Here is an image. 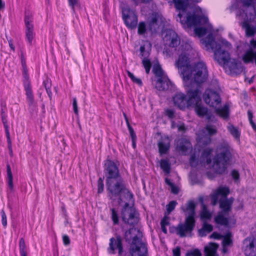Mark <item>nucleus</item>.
I'll list each match as a JSON object with an SVG mask.
<instances>
[{
	"label": "nucleus",
	"instance_id": "obj_1",
	"mask_svg": "<svg viewBox=\"0 0 256 256\" xmlns=\"http://www.w3.org/2000/svg\"><path fill=\"white\" fill-rule=\"evenodd\" d=\"M174 65L184 81V86L188 96L189 107L194 108L198 117H206L208 122H214V116L202 104L201 98L200 84L204 82L208 78L206 64L199 62L191 65L188 54L184 52L178 56Z\"/></svg>",
	"mask_w": 256,
	"mask_h": 256
},
{
	"label": "nucleus",
	"instance_id": "obj_2",
	"mask_svg": "<svg viewBox=\"0 0 256 256\" xmlns=\"http://www.w3.org/2000/svg\"><path fill=\"white\" fill-rule=\"evenodd\" d=\"M104 173L106 177V186L108 198L112 202L117 200L119 204L122 202V195L126 194L132 198V194L126 188L118 165L113 160L104 161Z\"/></svg>",
	"mask_w": 256,
	"mask_h": 256
},
{
	"label": "nucleus",
	"instance_id": "obj_3",
	"mask_svg": "<svg viewBox=\"0 0 256 256\" xmlns=\"http://www.w3.org/2000/svg\"><path fill=\"white\" fill-rule=\"evenodd\" d=\"M142 232L134 226L125 231L124 238L126 242L130 245V256H148L147 244L142 241Z\"/></svg>",
	"mask_w": 256,
	"mask_h": 256
},
{
	"label": "nucleus",
	"instance_id": "obj_4",
	"mask_svg": "<svg viewBox=\"0 0 256 256\" xmlns=\"http://www.w3.org/2000/svg\"><path fill=\"white\" fill-rule=\"evenodd\" d=\"M245 7L239 14V18L243 22L240 26L245 30L246 36L252 37L256 34V21L254 20L256 16L255 8L252 5L256 3V0H240Z\"/></svg>",
	"mask_w": 256,
	"mask_h": 256
},
{
	"label": "nucleus",
	"instance_id": "obj_5",
	"mask_svg": "<svg viewBox=\"0 0 256 256\" xmlns=\"http://www.w3.org/2000/svg\"><path fill=\"white\" fill-rule=\"evenodd\" d=\"M200 42L208 50H213L215 60L224 68V50L222 49L224 44L222 38H220L216 32H210L206 37L200 40Z\"/></svg>",
	"mask_w": 256,
	"mask_h": 256
},
{
	"label": "nucleus",
	"instance_id": "obj_6",
	"mask_svg": "<svg viewBox=\"0 0 256 256\" xmlns=\"http://www.w3.org/2000/svg\"><path fill=\"white\" fill-rule=\"evenodd\" d=\"M120 214L122 222L130 226H135L140 220L139 214L128 202L125 203Z\"/></svg>",
	"mask_w": 256,
	"mask_h": 256
},
{
	"label": "nucleus",
	"instance_id": "obj_7",
	"mask_svg": "<svg viewBox=\"0 0 256 256\" xmlns=\"http://www.w3.org/2000/svg\"><path fill=\"white\" fill-rule=\"evenodd\" d=\"M220 196L219 204L222 212L214 218V220L216 223L223 225L224 224V186H220L211 194V204L212 206H215L218 203Z\"/></svg>",
	"mask_w": 256,
	"mask_h": 256
},
{
	"label": "nucleus",
	"instance_id": "obj_8",
	"mask_svg": "<svg viewBox=\"0 0 256 256\" xmlns=\"http://www.w3.org/2000/svg\"><path fill=\"white\" fill-rule=\"evenodd\" d=\"M122 20L126 26L130 30L136 28L138 22L136 11L126 6L122 8Z\"/></svg>",
	"mask_w": 256,
	"mask_h": 256
},
{
	"label": "nucleus",
	"instance_id": "obj_9",
	"mask_svg": "<svg viewBox=\"0 0 256 256\" xmlns=\"http://www.w3.org/2000/svg\"><path fill=\"white\" fill-rule=\"evenodd\" d=\"M204 102L210 106L216 108L221 102L218 92L210 88L206 89L202 96Z\"/></svg>",
	"mask_w": 256,
	"mask_h": 256
},
{
	"label": "nucleus",
	"instance_id": "obj_10",
	"mask_svg": "<svg viewBox=\"0 0 256 256\" xmlns=\"http://www.w3.org/2000/svg\"><path fill=\"white\" fill-rule=\"evenodd\" d=\"M212 166L216 173L222 174L224 172V147L222 146L216 150Z\"/></svg>",
	"mask_w": 256,
	"mask_h": 256
},
{
	"label": "nucleus",
	"instance_id": "obj_11",
	"mask_svg": "<svg viewBox=\"0 0 256 256\" xmlns=\"http://www.w3.org/2000/svg\"><path fill=\"white\" fill-rule=\"evenodd\" d=\"M196 220L190 217H185L184 223L178 224V236L180 238L186 236V234H191L196 226Z\"/></svg>",
	"mask_w": 256,
	"mask_h": 256
},
{
	"label": "nucleus",
	"instance_id": "obj_12",
	"mask_svg": "<svg viewBox=\"0 0 256 256\" xmlns=\"http://www.w3.org/2000/svg\"><path fill=\"white\" fill-rule=\"evenodd\" d=\"M225 66H226L229 73L231 75L240 74L242 71L241 63L238 62L235 59H232L228 52H225Z\"/></svg>",
	"mask_w": 256,
	"mask_h": 256
},
{
	"label": "nucleus",
	"instance_id": "obj_13",
	"mask_svg": "<svg viewBox=\"0 0 256 256\" xmlns=\"http://www.w3.org/2000/svg\"><path fill=\"white\" fill-rule=\"evenodd\" d=\"M164 37V44L170 48H175L179 46L180 42V38L177 34L172 30H167Z\"/></svg>",
	"mask_w": 256,
	"mask_h": 256
},
{
	"label": "nucleus",
	"instance_id": "obj_14",
	"mask_svg": "<svg viewBox=\"0 0 256 256\" xmlns=\"http://www.w3.org/2000/svg\"><path fill=\"white\" fill-rule=\"evenodd\" d=\"M234 198L233 197L225 198V228H231L234 226L236 220L234 215L228 216Z\"/></svg>",
	"mask_w": 256,
	"mask_h": 256
},
{
	"label": "nucleus",
	"instance_id": "obj_15",
	"mask_svg": "<svg viewBox=\"0 0 256 256\" xmlns=\"http://www.w3.org/2000/svg\"><path fill=\"white\" fill-rule=\"evenodd\" d=\"M116 248L118 250V256H121L123 252L124 248L122 238L120 235L116 236V238L112 237L110 238L108 252L110 254H116Z\"/></svg>",
	"mask_w": 256,
	"mask_h": 256
},
{
	"label": "nucleus",
	"instance_id": "obj_16",
	"mask_svg": "<svg viewBox=\"0 0 256 256\" xmlns=\"http://www.w3.org/2000/svg\"><path fill=\"white\" fill-rule=\"evenodd\" d=\"M172 101L174 106L180 110H184L188 106V98H186V96L182 92H178L172 97Z\"/></svg>",
	"mask_w": 256,
	"mask_h": 256
},
{
	"label": "nucleus",
	"instance_id": "obj_17",
	"mask_svg": "<svg viewBox=\"0 0 256 256\" xmlns=\"http://www.w3.org/2000/svg\"><path fill=\"white\" fill-rule=\"evenodd\" d=\"M236 161V153L235 150L225 142V166L234 164Z\"/></svg>",
	"mask_w": 256,
	"mask_h": 256
},
{
	"label": "nucleus",
	"instance_id": "obj_18",
	"mask_svg": "<svg viewBox=\"0 0 256 256\" xmlns=\"http://www.w3.org/2000/svg\"><path fill=\"white\" fill-rule=\"evenodd\" d=\"M208 20V18L205 16L191 14L188 16L185 22L188 26H196L201 24H206Z\"/></svg>",
	"mask_w": 256,
	"mask_h": 256
},
{
	"label": "nucleus",
	"instance_id": "obj_19",
	"mask_svg": "<svg viewBox=\"0 0 256 256\" xmlns=\"http://www.w3.org/2000/svg\"><path fill=\"white\" fill-rule=\"evenodd\" d=\"M196 207L195 202L193 200H190L184 206H182L180 209L184 212L186 217H190L192 220H196Z\"/></svg>",
	"mask_w": 256,
	"mask_h": 256
},
{
	"label": "nucleus",
	"instance_id": "obj_20",
	"mask_svg": "<svg viewBox=\"0 0 256 256\" xmlns=\"http://www.w3.org/2000/svg\"><path fill=\"white\" fill-rule=\"evenodd\" d=\"M170 140L168 136H162L158 143V152L160 156L166 154L170 148Z\"/></svg>",
	"mask_w": 256,
	"mask_h": 256
},
{
	"label": "nucleus",
	"instance_id": "obj_21",
	"mask_svg": "<svg viewBox=\"0 0 256 256\" xmlns=\"http://www.w3.org/2000/svg\"><path fill=\"white\" fill-rule=\"evenodd\" d=\"M26 94V100L28 102L30 108L32 110H34L36 108V104L34 102V96L30 86V83H26L24 84Z\"/></svg>",
	"mask_w": 256,
	"mask_h": 256
},
{
	"label": "nucleus",
	"instance_id": "obj_22",
	"mask_svg": "<svg viewBox=\"0 0 256 256\" xmlns=\"http://www.w3.org/2000/svg\"><path fill=\"white\" fill-rule=\"evenodd\" d=\"M158 15L153 14L148 20V30L152 34L156 33L160 30V25L158 24Z\"/></svg>",
	"mask_w": 256,
	"mask_h": 256
},
{
	"label": "nucleus",
	"instance_id": "obj_23",
	"mask_svg": "<svg viewBox=\"0 0 256 256\" xmlns=\"http://www.w3.org/2000/svg\"><path fill=\"white\" fill-rule=\"evenodd\" d=\"M226 128L228 132L234 138L238 144H240L241 132L238 128L234 126L231 123H228L226 126Z\"/></svg>",
	"mask_w": 256,
	"mask_h": 256
},
{
	"label": "nucleus",
	"instance_id": "obj_24",
	"mask_svg": "<svg viewBox=\"0 0 256 256\" xmlns=\"http://www.w3.org/2000/svg\"><path fill=\"white\" fill-rule=\"evenodd\" d=\"M212 148H206L202 152L200 158V162L202 165H210L212 163L210 154L212 152Z\"/></svg>",
	"mask_w": 256,
	"mask_h": 256
},
{
	"label": "nucleus",
	"instance_id": "obj_25",
	"mask_svg": "<svg viewBox=\"0 0 256 256\" xmlns=\"http://www.w3.org/2000/svg\"><path fill=\"white\" fill-rule=\"evenodd\" d=\"M191 147L190 142L184 138L180 139L178 142L177 148L182 154H186V153Z\"/></svg>",
	"mask_w": 256,
	"mask_h": 256
},
{
	"label": "nucleus",
	"instance_id": "obj_26",
	"mask_svg": "<svg viewBox=\"0 0 256 256\" xmlns=\"http://www.w3.org/2000/svg\"><path fill=\"white\" fill-rule=\"evenodd\" d=\"M7 111L6 104L4 100H1L0 102V116L2 122L4 124L5 131L8 130V124L7 114L6 112Z\"/></svg>",
	"mask_w": 256,
	"mask_h": 256
},
{
	"label": "nucleus",
	"instance_id": "obj_27",
	"mask_svg": "<svg viewBox=\"0 0 256 256\" xmlns=\"http://www.w3.org/2000/svg\"><path fill=\"white\" fill-rule=\"evenodd\" d=\"M218 248V244L210 242L204 248V253L205 256H217L216 252Z\"/></svg>",
	"mask_w": 256,
	"mask_h": 256
},
{
	"label": "nucleus",
	"instance_id": "obj_28",
	"mask_svg": "<svg viewBox=\"0 0 256 256\" xmlns=\"http://www.w3.org/2000/svg\"><path fill=\"white\" fill-rule=\"evenodd\" d=\"M171 82L169 80H164L159 78L156 82V88L158 90H166L169 89Z\"/></svg>",
	"mask_w": 256,
	"mask_h": 256
},
{
	"label": "nucleus",
	"instance_id": "obj_29",
	"mask_svg": "<svg viewBox=\"0 0 256 256\" xmlns=\"http://www.w3.org/2000/svg\"><path fill=\"white\" fill-rule=\"evenodd\" d=\"M24 22L26 30H34L33 16L29 12H25Z\"/></svg>",
	"mask_w": 256,
	"mask_h": 256
},
{
	"label": "nucleus",
	"instance_id": "obj_30",
	"mask_svg": "<svg viewBox=\"0 0 256 256\" xmlns=\"http://www.w3.org/2000/svg\"><path fill=\"white\" fill-rule=\"evenodd\" d=\"M213 226L212 224L204 222L201 228L198 230V236L200 237L206 236L208 234L212 232Z\"/></svg>",
	"mask_w": 256,
	"mask_h": 256
},
{
	"label": "nucleus",
	"instance_id": "obj_31",
	"mask_svg": "<svg viewBox=\"0 0 256 256\" xmlns=\"http://www.w3.org/2000/svg\"><path fill=\"white\" fill-rule=\"evenodd\" d=\"M172 2L176 10L186 12L188 5V0H172Z\"/></svg>",
	"mask_w": 256,
	"mask_h": 256
},
{
	"label": "nucleus",
	"instance_id": "obj_32",
	"mask_svg": "<svg viewBox=\"0 0 256 256\" xmlns=\"http://www.w3.org/2000/svg\"><path fill=\"white\" fill-rule=\"evenodd\" d=\"M146 42L148 45L146 46L145 44L142 45L140 48V56L144 58H148L150 55V52L151 50V44L148 41Z\"/></svg>",
	"mask_w": 256,
	"mask_h": 256
},
{
	"label": "nucleus",
	"instance_id": "obj_33",
	"mask_svg": "<svg viewBox=\"0 0 256 256\" xmlns=\"http://www.w3.org/2000/svg\"><path fill=\"white\" fill-rule=\"evenodd\" d=\"M160 166L163 172L166 174H169L170 172L171 165L168 158L162 159L159 162Z\"/></svg>",
	"mask_w": 256,
	"mask_h": 256
},
{
	"label": "nucleus",
	"instance_id": "obj_34",
	"mask_svg": "<svg viewBox=\"0 0 256 256\" xmlns=\"http://www.w3.org/2000/svg\"><path fill=\"white\" fill-rule=\"evenodd\" d=\"M6 174H7V178H8V186L10 188V190L12 192L13 191V178L12 174L11 171L10 167L9 164H7L6 165Z\"/></svg>",
	"mask_w": 256,
	"mask_h": 256
},
{
	"label": "nucleus",
	"instance_id": "obj_35",
	"mask_svg": "<svg viewBox=\"0 0 256 256\" xmlns=\"http://www.w3.org/2000/svg\"><path fill=\"white\" fill-rule=\"evenodd\" d=\"M229 176L231 177L234 184H240V174L238 170L232 169L230 171Z\"/></svg>",
	"mask_w": 256,
	"mask_h": 256
},
{
	"label": "nucleus",
	"instance_id": "obj_36",
	"mask_svg": "<svg viewBox=\"0 0 256 256\" xmlns=\"http://www.w3.org/2000/svg\"><path fill=\"white\" fill-rule=\"evenodd\" d=\"M200 219L202 220L205 221L207 220L210 219L212 214L210 212L207 210L206 206L203 204L202 210L200 214Z\"/></svg>",
	"mask_w": 256,
	"mask_h": 256
},
{
	"label": "nucleus",
	"instance_id": "obj_37",
	"mask_svg": "<svg viewBox=\"0 0 256 256\" xmlns=\"http://www.w3.org/2000/svg\"><path fill=\"white\" fill-rule=\"evenodd\" d=\"M233 244L232 234L230 231L225 232V254L226 252V248L232 246Z\"/></svg>",
	"mask_w": 256,
	"mask_h": 256
},
{
	"label": "nucleus",
	"instance_id": "obj_38",
	"mask_svg": "<svg viewBox=\"0 0 256 256\" xmlns=\"http://www.w3.org/2000/svg\"><path fill=\"white\" fill-rule=\"evenodd\" d=\"M137 26L138 34L143 36L146 33L148 28L144 22H140Z\"/></svg>",
	"mask_w": 256,
	"mask_h": 256
},
{
	"label": "nucleus",
	"instance_id": "obj_39",
	"mask_svg": "<svg viewBox=\"0 0 256 256\" xmlns=\"http://www.w3.org/2000/svg\"><path fill=\"white\" fill-rule=\"evenodd\" d=\"M19 248L20 256H27L26 246L24 238H20L19 241Z\"/></svg>",
	"mask_w": 256,
	"mask_h": 256
},
{
	"label": "nucleus",
	"instance_id": "obj_40",
	"mask_svg": "<svg viewBox=\"0 0 256 256\" xmlns=\"http://www.w3.org/2000/svg\"><path fill=\"white\" fill-rule=\"evenodd\" d=\"M210 238H214L216 240H220L222 238L223 239L222 240V252L224 253V236L220 234L217 232H214L210 236Z\"/></svg>",
	"mask_w": 256,
	"mask_h": 256
},
{
	"label": "nucleus",
	"instance_id": "obj_41",
	"mask_svg": "<svg viewBox=\"0 0 256 256\" xmlns=\"http://www.w3.org/2000/svg\"><path fill=\"white\" fill-rule=\"evenodd\" d=\"M195 34L200 38L208 33V29L204 27H196L194 29Z\"/></svg>",
	"mask_w": 256,
	"mask_h": 256
},
{
	"label": "nucleus",
	"instance_id": "obj_42",
	"mask_svg": "<svg viewBox=\"0 0 256 256\" xmlns=\"http://www.w3.org/2000/svg\"><path fill=\"white\" fill-rule=\"evenodd\" d=\"M6 135L7 140L8 142V147L9 150L10 155L11 157L13 156L12 150V141L10 138V134L8 130H6Z\"/></svg>",
	"mask_w": 256,
	"mask_h": 256
},
{
	"label": "nucleus",
	"instance_id": "obj_43",
	"mask_svg": "<svg viewBox=\"0 0 256 256\" xmlns=\"http://www.w3.org/2000/svg\"><path fill=\"white\" fill-rule=\"evenodd\" d=\"M127 74L128 76L131 79L132 82L138 84L140 86H142V80L139 78H136L132 73L130 71H127Z\"/></svg>",
	"mask_w": 256,
	"mask_h": 256
},
{
	"label": "nucleus",
	"instance_id": "obj_44",
	"mask_svg": "<svg viewBox=\"0 0 256 256\" xmlns=\"http://www.w3.org/2000/svg\"><path fill=\"white\" fill-rule=\"evenodd\" d=\"M205 132L208 134V136H210L216 132V129L210 124H207L204 128Z\"/></svg>",
	"mask_w": 256,
	"mask_h": 256
},
{
	"label": "nucleus",
	"instance_id": "obj_45",
	"mask_svg": "<svg viewBox=\"0 0 256 256\" xmlns=\"http://www.w3.org/2000/svg\"><path fill=\"white\" fill-rule=\"evenodd\" d=\"M26 38L30 44H32V39L34 36V30H26Z\"/></svg>",
	"mask_w": 256,
	"mask_h": 256
},
{
	"label": "nucleus",
	"instance_id": "obj_46",
	"mask_svg": "<svg viewBox=\"0 0 256 256\" xmlns=\"http://www.w3.org/2000/svg\"><path fill=\"white\" fill-rule=\"evenodd\" d=\"M198 164V160L196 158V154H192L190 158V166L195 168Z\"/></svg>",
	"mask_w": 256,
	"mask_h": 256
},
{
	"label": "nucleus",
	"instance_id": "obj_47",
	"mask_svg": "<svg viewBox=\"0 0 256 256\" xmlns=\"http://www.w3.org/2000/svg\"><path fill=\"white\" fill-rule=\"evenodd\" d=\"M112 220L113 222L114 225H116L118 224V216L116 211L115 209L112 208Z\"/></svg>",
	"mask_w": 256,
	"mask_h": 256
},
{
	"label": "nucleus",
	"instance_id": "obj_48",
	"mask_svg": "<svg viewBox=\"0 0 256 256\" xmlns=\"http://www.w3.org/2000/svg\"><path fill=\"white\" fill-rule=\"evenodd\" d=\"M104 176L100 178L98 180V193L101 194L104 192Z\"/></svg>",
	"mask_w": 256,
	"mask_h": 256
},
{
	"label": "nucleus",
	"instance_id": "obj_49",
	"mask_svg": "<svg viewBox=\"0 0 256 256\" xmlns=\"http://www.w3.org/2000/svg\"><path fill=\"white\" fill-rule=\"evenodd\" d=\"M152 72L156 76L159 78H162V70L160 66H154L152 69Z\"/></svg>",
	"mask_w": 256,
	"mask_h": 256
},
{
	"label": "nucleus",
	"instance_id": "obj_50",
	"mask_svg": "<svg viewBox=\"0 0 256 256\" xmlns=\"http://www.w3.org/2000/svg\"><path fill=\"white\" fill-rule=\"evenodd\" d=\"M200 142L204 145H207L210 143L211 138L210 136L206 134L200 138Z\"/></svg>",
	"mask_w": 256,
	"mask_h": 256
},
{
	"label": "nucleus",
	"instance_id": "obj_51",
	"mask_svg": "<svg viewBox=\"0 0 256 256\" xmlns=\"http://www.w3.org/2000/svg\"><path fill=\"white\" fill-rule=\"evenodd\" d=\"M186 256H202V253L198 249L196 248L188 252L186 254Z\"/></svg>",
	"mask_w": 256,
	"mask_h": 256
},
{
	"label": "nucleus",
	"instance_id": "obj_52",
	"mask_svg": "<svg viewBox=\"0 0 256 256\" xmlns=\"http://www.w3.org/2000/svg\"><path fill=\"white\" fill-rule=\"evenodd\" d=\"M232 106L230 102H228L225 103V120H227L230 116V108Z\"/></svg>",
	"mask_w": 256,
	"mask_h": 256
},
{
	"label": "nucleus",
	"instance_id": "obj_53",
	"mask_svg": "<svg viewBox=\"0 0 256 256\" xmlns=\"http://www.w3.org/2000/svg\"><path fill=\"white\" fill-rule=\"evenodd\" d=\"M177 202L176 200L170 201L167 205H166V210L168 212H172L175 208L176 205L177 204Z\"/></svg>",
	"mask_w": 256,
	"mask_h": 256
},
{
	"label": "nucleus",
	"instance_id": "obj_54",
	"mask_svg": "<svg viewBox=\"0 0 256 256\" xmlns=\"http://www.w3.org/2000/svg\"><path fill=\"white\" fill-rule=\"evenodd\" d=\"M22 70H23L22 75H23L24 78V82H23L24 84H26L27 82L30 83L27 68H24V69H22Z\"/></svg>",
	"mask_w": 256,
	"mask_h": 256
},
{
	"label": "nucleus",
	"instance_id": "obj_55",
	"mask_svg": "<svg viewBox=\"0 0 256 256\" xmlns=\"http://www.w3.org/2000/svg\"><path fill=\"white\" fill-rule=\"evenodd\" d=\"M2 215V223L4 228H6L7 226V220L6 216L3 210H1Z\"/></svg>",
	"mask_w": 256,
	"mask_h": 256
},
{
	"label": "nucleus",
	"instance_id": "obj_56",
	"mask_svg": "<svg viewBox=\"0 0 256 256\" xmlns=\"http://www.w3.org/2000/svg\"><path fill=\"white\" fill-rule=\"evenodd\" d=\"M72 106H73V110L74 112L76 115L78 114V106L77 104V101L76 98H73L72 99Z\"/></svg>",
	"mask_w": 256,
	"mask_h": 256
},
{
	"label": "nucleus",
	"instance_id": "obj_57",
	"mask_svg": "<svg viewBox=\"0 0 256 256\" xmlns=\"http://www.w3.org/2000/svg\"><path fill=\"white\" fill-rule=\"evenodd\" d=\"M127 126H128V128L129 132L130 133V134L132 136V140L134 141V140L136 138V136L134 133V132L133 128H132V127L130 124L128 122Z\"/></svg>",
	"mask_w": 256,
	"mask_h": 256
},
{
	"label": "nucleus",
	"instance_id": "obj_58",
	"mask_svg": "<svg viewBox=\"0 0 256 256\" xmlns=\"http://www.w3.org/2000/svg\"><path fill=\"white\" fill-rule=\"evenodd\" d=\"M142 63L144 68H151L152 66L151 62L148 58H143Z\"/></svg>",
	"mask_w": 256,
	"mask_h": 256
},
{
	"label": "nucleus",
	"instance_id": "obj_59",
	"mask_svg": "<svg viewBox=\"0 0 256 256\" xmlns=\"http://www.w3.org/2000/svg\"><path fill=\"white\" fill-rule=\"evenodd\" d=\"M170 224V222H169V218L168 217L166 216H164L160 222V226H169Z\"/></svg>",
	"mask_w": 256,
	"mask_h": 256
},
{
	"label": "nucleus",
	"instance_id": "obj_60",
	"mask_svg": "<svg viewBox=\"0 0 256 256\" xmlns=\"http://www.w3.org/2000/svg\"><path fill=\"white\" fill-rule=\"evenodd\" d=\"M69 6L71 7L72 11L75 12V6L78 4L77 0H68Z\"/></svg>",
	"mask_w": 256,
	"mask_h": 256
},
{
	"label": "nucleus",
	"instance_id": "obj_61",
	"mask_svg": "<svg viewBox=\"0 0 256 256\" xmlns=\"http://www.w3.org/2000/svg\"><path fill=\"white\" fill-rule=\"evenodd\" d=\"M166 114L170 118L174 117V112L172 109H166L165 111Z\"/></svg>",
	"mask_w": 256,
	"mask_h": 256
},
{
	"label": "nucleus",
	"instance_id": "obj_62",
	"mask_svg": "<svg viewBox=\"0 0 256 256\" xmlns=\"http://www.w3.org/2000/svg\"><path fill=\"white\" fill-rule=\"evenodd\" d=\"M43 85L44 86L45 89L51 88L52 84L49 78H46L45 80H44Z\"/></svg>",
	"mask_w": 256,
	"mask_h": 256
},
{
	"label": "nucleus",
	"instance_id": "obj_63",
	"mask_svg": "<svg viewBox=\"0 0 256 256\" xmlns=\"http://www.w3.org/2000/svg\"><path fill=\"white\" fill-rule=\"evenodd\" d=\"M62 241L65 246H68L70 244V240L68 236L64 234L62 236Z\"/></svg>",
	"mask_w": 256,
	"mask_h": 256
},
{
	"label": "nucleus",
	"instance_id": "obj_64",
	"mask_svg": "<svg viewBox=\"0 0 256 256\" xmlns=\"http://www.w3.org/2000/svg\"><path fill=\"white\" fill-rule=\"evenodd\" d=\"M174 256H180V248L177 246L176 248L172 250Z\"/></svg>",
	"mask_w": 256,
	"mask_h": 256
}]
</instances>
